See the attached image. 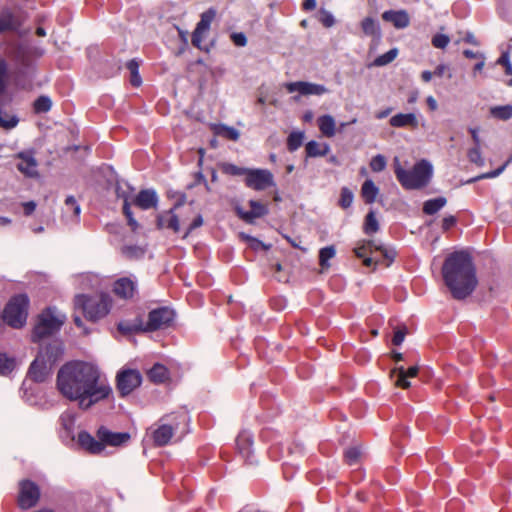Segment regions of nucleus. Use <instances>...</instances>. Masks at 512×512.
Listing matches in <instances>:
<instances>
[{"label":"nucleus","mask_w":512,"mask_h":512,"mask_svg":"<svg viewBox=\"0 0 512 512\" xmlns=\"http://www.w3.org/2000/svg\"><path fill=\"white\" fill-rule=\"evenodd\" d=\"M56 388L69 401L77 402L83 410L109 398L112 389L99 368L80 360L62 365L56 377Z\"/></svg>","instance_id":"obj_1"},{"label":"nucleus","mask_w":512,"mask_h":512,"mask_svg":"<svg viewBox=\"0 0 512 512\" xmlns=\"http://www.w3.org/2000/svg\"><path fill=\"white\" fill-rule=\"evenodd\" d=\"M442 276L453 298L457 300L467 298L478 285L473 259L465 251H455L446 257Z\"/></svg>","instance_id":"obj_2"},{"label":"nucleus","mask_w":512,"mask_h":512,"mask_svg":"<svg viewBox=\"0 0 512 512\" xmlns=\"http://www.w3.org/2000/svg\"><path fill=\"white\" fill-rule=\"evenodd\" d=\"M174 320L175 311L164 306L151 310L147 322H144L141 316H137L133 321H120L117 329L123 335L154 332L172 327Z\"/></svg>","instance_id":"obj_3"},{"label":"nucleus","mask_w":512,"mask_h":512,"mask_svg":"<svg viewBox=\"0 0 512 512\" xmlns=\"http://www.w3.org/2000/svg\"><path fill=\"white\" fill-rule=\"evenodd\" d=\"M160 422L150 433L156 447L166 446L173 436L183 437L189 432L190 418L187 412H173L161 418Z\"/></svg>","instance_id":"obj_4"},{"label":"nucleus","mask_w":512,"mask_h":512,"mask_svg":"<svg viewBox=\"0 0 512 512\" xmlns=\"http://www.w3.org/2000/svg\"><path fill=\"white\" fill-rule=\"evenodd\" d=\"M393 168L396 179L405 190H420L428 186L433 176V167L425 159L416 162L412 169L402 167L400 160L395 157Z\"/></svg>","instance_id":"obj_5"},{"label":"nucleus","mask_w":512,"mask_h":512,"mask_svg":"<svg viewBox=\"0 0 512 512\" xmlns=\"http://www.w3.org/2000/svg\"><path fill=\"white\" fill-rule=\"evenodd\" d=\"M75 307L91 322H96L109 314L112 299L107 293L96 295L79 294L74 298Z\"/></svg>","instance_id":"obj_6"},{"label":"nucleus","mask_w":512,"mask_h":512,"mask_svg":"<svg viewBox=\"0 0 512 512\" xmlns=\"http://www.w3.org/2000/svg\"><path fill=\"white\" fill-rule=\"evenodd\" d=\"M61 349L57 346L48 345L37 355L31 363L28 375L31 380L37 383L44 382L51 372L52 365L57 361Z\"/></svg>","instance_id":"obj_7"},{"label":"nucleus","mask_w":512,"mask_h":512,"mask_svg":"<svg viewBox=\"0 0 512 512\" xmlns=\"http://www.w3.org/2000/svg\"><path fill=\"white\" fill-rule=\"evenodd\" d=\"M29 299L25 294L13 296L3 310V321L14 329L22 328L28 317Z\"/></svg>","instance_id":"obj_8"},{"label":"nucleus","mask_w":512,"mask_h":512,"mask_svg":"<svg viewBox=\"0 0 512 512\" xmlns=\"http://www.w3.org/2000/svg\"><path fill=\"white\" fill-rule=\"evenodd\" d=\"M158 203V197L154 190L144 189L130 202L127 196L124 197L122 212L127 219V223L133 232H136L139 228V224L133 216L131 205L138 207L141 210H148L155 208Z\"/></svg>","instance_id":"obj_9"},{"label":"nucleus","mask_w":512,"mask_h":512,"mask_svg":"<svg viewBox=\"0 0 512 512\" xmlns=\"http://www.w3.org/2000/svg\"><path fill=\"white\" fill-rule=\"evenodd\" d=\"M64 323L63 319L57 317L51 308L44 309L37 317L36 324L32 331L31 339L34 343L49 337L58 332Z\"/></svg>","instance_id":"obj_10"},{"label":"nucleus","mask_w":512,"mask_h":512,"mask_svg":"<svg viewBox=\"0 0 512 512\" xmlns=\"http://www.w3.org/2000/svg\"><path fill=\"white\" fill-rule=\"evenodd\" d=\"M17 505L22 510H28L35 507L41 497L39 485L30 480L23 479L18 483Z\"/></svg>","instance_id":"obj_11"},{"label":"nucleus","mask_w":512,"mask_h":512,"mask_svg":"<svg viewBox=\"0 0 512 512\" xmlns=\"http://www.w3.org/2000/svg\"><path fill=\"white\" fill-rule=\"evenodd\" d=\"M243 182L254 191H265L276 186L273 173L261 168H248Z\"/></svg>","instance_id":"obj_12"},{"label":"nucleus","mask_w":512,"mask_h":512,"mask_svg":"<svg viewBox=\"0 0 512 512\" xmlns=\"http://www.w3.org/2000/svg\"><path fill=\"white\" fill-rule=\"evenodd\" d=\"M142 383V375L136 369H122L116 375V388L121 397L130 395Z\"/></svg>","instance_id":"obj_13"},{"label":"nucleus","mask_w":512,"mask_h":512,"mask_svg":"<svg viewBox=\"0 0 512 512\" xmlns=\"http://www.w3.org/2000/svg\"><path fill=\"white\" fill-rule=\"evenodd\" d=\"M216 16V11L213 8H209L201 14L200 21L196 24L194 31L192 32L191 43L194 47L209 53L210 47L203 46L202 42L208 33L211 23Z\"/></svg>","instance_id":"obj_14"},{"label":"nucleus","mask_w":512,"mask_h":512,"mask_svg":"<svg viewBox=\"0 0 512 512\" xmlns=\"http://www.w3.org/2000/svg\"><path fill=\"white\" fill-rule=\"evenodd\" d=\"M96 436L103 442V450L106 446L120 447L126 445L131 439L128 432H112L105 426H100L97 429Z\"/></svg>","instance_id":"obj_15"},{"label":"nucleus","mask_w":512,"mask_h":512,"mask_svg":"<svg viewBox=\"0 0 512 512\" xmlns=\"http://www.w3.org/2000/svg\"><path fill=\"white\" fill-rule=\"evenodd\" d=\"M114 295L123 300H132L137 295V280L131 277L118 278L112 287Z\"/></svg>","instance_id":"obj_16"},{"label":"nucleus","mask_w":512,"mask_h":512,"mask_svg":"<svg viewBox=\"0 0 512 512\" xmlns=\"http://www.w3.org/2000/svg\"><path fill=\"white\" fill-rule=\"evenodd\" d=\"M250 210L245 211L240 207L236 208L238 217L246 223L252 224L258 218H262L269 213L268 204L262 203L257 200H250L248 202Z\"/></svg>","instance_id":"obj_17"},{"label":"nucleus","mask_w":512,"mask_h":512,"mask_svg":"<svg viewBox=\"0 0 512 512\" xmlns=\"http://www.w3.org/2000/svg\"><path fill=\"white\" fill-rule=\"evenodd\" d=\"M285 88L289 93L299 92V94L304 96L323 95L328 92V89L321 84L309 83L305 81L286 83Z\"/></svg>","instance_id":"obj_18"},{"label":"nucleus","mask_w":512,"mask_h":512,"mask_svg":"<svg viewBox=\"0 0 512 512\" xmlns=\"http://www.w3.org/2000/svg\"><path fill=\"white\" fill-rule=\"evenodd\" d=\"M19 159L17 169L27 178H38V163L32 152H20L16 155Z\"/></svg>","instance_id":"obj_19"},{"label":"nucleus","mask_w":512,"mask_h":512,"mask_svg":"<svg viewBox=\"0 0 512 512\" xmlns=\"http://www.w3.org/2000/svg\"><path fill=\"white\" fill-rule=\"evenodd\" d=\"M419 372L418 366H412L409 368H404L403 366L394 368L390 372V377L392 379L395 378L394 384L396 387L401 389H408L410 387V382L408 378L416 377Z\"/></svg>","instance_id":"obj_20"},{"label":"nucleus","mask_w":512,"mask_h":512,"mask_svg":"<svg viewBox=\"0 0 512 512\" xmlns=\"http://www.w3.org/2000/svg\"><path fill=\"white\" fill-rule=\"evenodd\" d=\"M77 443L88 454L97 455L103 452V442L85 430L78 433Z\"/></svg>","instance_id":"obj_21"},{"label":"nucleus","mask_w":512,"mask_h":512,"mask_svg":"<svg viewBox=\"0 0 512 512\" xmlns=\"http://www.w3.org/2000/svg\"><path fill=\"white\" fill-rule=\"evenodd\" d=\"M23 25V20L16 16L10 9L2 10L0 14V34L17 31Z\"/></svg>","instance_id":"obj_22"},{"label":"nucleus","mask_w":512,"mask_h":512,"mask_svg":"<svg viewBox=\"0 0 512 512\" xmlns=\"http://www.w3.org/2000/svg\"><path fill=\"white\" fill-rule=\"evenodd\" d=\"M389 125L393 128H418V119L414 113H398L389 119Z\"/></svg>","instance_id":"obj_23"},{"label":"nucleus","mask_w":512,"mask_h":512,"mask_svg":"<svg viewBox=\"0 0 512 512\" xmlns=\"http://www.w3.org/2000/svg\"><path fill=\"white\" fill-rule=\"evenodd\" d=\"M382 19L384 21L391 22L393 24V26L395 28H397V29L406 28L409 25V23H410L409 16H408L407 12L404 11V10H399V11L388 10V11H385L382 14Z\"/></svg>","instance_id":"obj_24"},{"label":"nucleus","mask_w":512,"mask_h":512,"mask_svg":"<svg viewBox=\"0 0 512 512\" xmlns=\"http://www.w3.org/2000/svg\"><path fill=\"white\" fill-rule=\"evenodd\" d=\"M147 377L154 384H163L170 380L169 369L161 364L155 363L148 371Z\"/></svg>","instance_id":"obj_25"},{"label":"nucleus","mask_w":512,"mask_h":512,"mask_svg":"<svg viewBox=\"0 0 512 512\" xmlns=\"http://www.w3.org/2000/svg\"><path fill=\"white\" fill-rule=\"evenodd\" d=\"M157 227L159 229L166 227L177 233L180 230L179 218L173 212V210H169L163 214L158 215Z\"/></svg>","instance_id":"obj_26"},{"label":"nucleus","mask_w":512,"mask_h":512,"mask_svg":"<svg viewBox=\"0 0 512 512\" xmlns=\"http://www.w3.org/2000/svg\"><path fill=\"white\" fill-rule=\"evenodd\" d=\"M317 124L320 132L327 138H332L336 133L335 120L330 115H322L318 117Z\"/></svg>","instance_id":"obj_27"},{"label":"nucleus","mask_w":512,"mask_h":512,"mask_svg":"<svg viewBox=\"0 0 512 512\" xmlns=\"http://www.w3.org/2000/svg\"><path fill=\"white\" fill-rule=\"evenodd\" d=\"M375 252H379L381 254V259L377 258L375 260V265H382L385 267H389L397 256V253L393 248L383 245H376Z\"/></svg>","instance_id":"obj_28"},{"label":"nucleus","mask_w":512,"mask_h":512,"mask_svg":"<svg viewBox=\"0 0 512 512\" xmlns=\"http://www.w3.org/2000/svg\"><path fill=\"white\" fill-rule=\"evenodd\" d=\"M378 193L379 189L371 179L364 181L361 187V197L366 204L374 203Z\"/></svg>","instance_id":"obj_29"},{"label":"nucleus","mask_w":512,"mask_h":512,"mask_svg":"<svg viewBox=\"0 0 512 512\" xmlns=\"http://www.w3.org/2000/svg\"><path fill=\"white\" fill-rule=\"evenodd\" d=\"M198 153L200 155V157L198 159L199 170L193 174L194 181L190 185H188V188L191 189V188H193V187H195L197 185L203 184L205 186L206 191L207 192H211L212 189L209 186V184L207 183L206 178H205V176L203 175V173L201 171L202 165H203V158H204L205 150L203 148H200L198 150Z\"/></svg>","instance_id":"obj_30"},{"label":"nucleus","mask_w":512,"mask_h":512,"mask_svg":"<svg viewBox=\"0 0 512 512\" xmlns=\"http://www.w3.org/2000/svg\"><path fill=\"white\" fill-rule=\"evenodd\" d=\"M489 115L493 119L507 121L512 118V105L492 106L489 109Z\"/></svg>","instance_id":"obj_31"},{"label":"nucleus","mask_w":512,"mask_h":512,"mask_svg":"<svg viewBox=\"0 0 512 512\" xmlns=\"http://www.w3.org/2000/svg\"><path fill=\"white\" fill-rule=\"evenodd\" d=\"M329 151L327 144H320L314 140L309 141L305 146V152L307 157H319L325 156Z\"/></svg>","instance_id":"obj_32"},{"label":"nucleus","mask_w":512,"mask_h":512,"mask_svg":"<svg viewBox=\"0 0 512 512\" xmlns=\"http://www.w3.org/2000/svg\"><path fill=\"white\" fill-rule=\"evenodd\" d=\"M447 203L446 198L437 197L434 199H429L423 204V213L426 215H434L439 210H441Z\"/></svg>","instance_id":"obj_33"},{"label":"nucleus","mask_w":512,"mask_h":512,"mask_svg":"<svg viewBox=\"0 0 512 512\" xmlns=\"http://www.w3.org/2000/svg\"><path fill=\"white\" fill-rule=\"evenodd\" d=\"M253 445L252 438L246 433H240L236 438V446L238 451L245 457L251 454V448Z\"/></svg>","instance_id":"obj_34"},{"label":"nucleus","mask_w":512,"mask_h":512,"mask_svg":"<svg viewBox=\"0 0 512 512\" xmlns=\"http://www.w3.org/2000/svg\"><path fill=\"white\" fill-rule=\"evenodd\" d=\"M361 29L367 36L380 37L379 24L371 17H366L361 21Z\"/></svg>","instance_id":"obj_35"},{"label":"nucleus","mask_w":512,"mask_h":512,"mask_svg":"<svg viewBox=\"0 0 512 512\" xmlns=\"http://www.w3.org/2000/svg\"><path fill=\"white\" fill-rule=\"evenodd\" d=\"M376 244L372 240H363L354 248L357 258L367 257L375 252Z\"/></svg>","instance_id":"obj_36"},{"label":"nucleus","mask_w":512,"mask_h":512,"mask_svg":"<svg viewBox=\"0 0 512 512\" xmlns=\"http://www.w3.org/2000/svg\"><path fill=\"white\" fill-rule=\"evenodd\" d=\"M219 168L222 171V173L229 175V176H242L243 179L245 178V175L247 173L248 168L245 167H239L232 163H220Z\"/></svg>","instance_id":"obj_37"},{"label":"nucleus","mask_w":512,"mask_h":512,"mask_svg":"<svg viewBox=\"0 0 512 512\" xmlns=\"http://www.w3.org/2000/svg\"><path fill=\"white\" fill-rule=\"evenodd\" d=\"M304 140V133L301 131H293L287 137V149L290 152L296 151L301 147Z\"/></svg>","instance_id":"obj_38"},{"label":"nucleus","mask_w":512,"mask_h":512,"mask_svg":"<svg viewBox=\"0 0 512 512\" xmlns=\"http://www.w3.org/2000/svg\"><path fill=\"white\" fill-rule=\"evenodd\" d=\"M379 230V224L376 219L375 213L370 211L364 220L363 231L367 235H372Z\"/></svg>","instance_id":"obj_39"},{"label":"nucleus","mask_w":512,"mask_h":512,"mask_svg":"<svg viewBox=\"0 0 512 512\" xmlns=\"http://www.w3.org/2000/svg\"><path fill=\"white\" fill-rule=\"evenodd\" d=\"M52 107V101L48 96L41 95L33 103V110L35 113H46Z\"/></svg>","instance_id":"obj_40"},{"label":"nucleus","mask_w":512,"mask_h":512,"mask_svg":"<svg viewBox=\"0 0 512 512\" xmlns=\"http://www.w3.org/2000/svg\"><path fill=\"white\" fill-rule=\"evenodd\" d=\"M16 366L15 359L6 353H0V375L10 374Z\"/></svg>","instance_id":"obj_41"},{"label":"nucleus","mask_w":512,"mask_h":512,"mask_svg":"<svg viewBox=\"0 0 512 512\" xmlns=\"http://www.w3.org/2000/svg\"><path fill=\"white\" fill-rule=\"evenodd\" d=\"M121 253L128 259H138L144 256L145 250L136 245H126L121 248Z\"/></svg>","instance_id":"obj_42"},{"label":"nucleus","mask_w":512,"mask_h":512,"mask_svg":"<svg viewBox=\"0 0 512 512\" xmlns=\"http://www.w3.org/2000/svg\"><path fill=\"white\" fill-rule=\"evenodd\" d=\"M127 68L129 69V71L131 73V79H130L131 84L134 87L140 86L142 81H141V77L139 75V63L135 59H132V60L128 61Z\"/></svg>","instance_id":"obj_43"},{"label":"nucleus","mask_w":512,"mask_h":512,"mask_svg":"<svg viewBox=\"0 0 512 512\" xmlns=\"http://www.w3.org/2000/svg\"><path fill=\"white\" fill-rule=\"evenodd\" d=\"M361 458V451L357 447H350L344 452V461L346 464L352 466L359 463Z\"/></svg>","instance_id":"obj_44"},{"label":"nucleus","mask_w":512,"mask_h":512,"mask_svg":"<svg viewBox=\"0 0 512 512\" xmlns=\"http://www.w3.org/2000/svg\"><path fill=\"white\" fill-rule=\"evenodd\" d=\"M18 123L16 116L10 115L7 112L0 109V127L5 129L14 128Z\"/></svg>","instance_id":"obj_45"},{"label":"nucleus","mask_w":512,"mask_h":512,"mask_svg":"<svg viewBox=\"0 0 512 512\" xmlns=\"http://www.w3.org/2000/svg\"><path fill=\"white\" fill-rule=\"evenodd\" d=\"M467 157L471 163H474L477 166L484 165V159L481 153V146L473 145V147L468 150Z\"/></svg>","instance_id":"obj_46"},{"label":"nucleus","mask_w":512,"mask_h":512,"mask_svg":"<svg viewBox=\"0 0 512 512\" xmlns=\"http://www.w3.org/2000/svg\"><path fill=\"white\" fill-rule=\"evenodd\" d=\"M335 255V249L333 246H327L319 251V265L322 268H325L328 266V261L333 258Z\"/></svg>","instance_id":"obj_47"},{"label":"nucleus","mask_w":512,"mask_h":512,"mask_svg":"<svg viewBox=\"0 0 512 512\" xmlns=\"http://www.w3.org/2000/svg\"><path fill=\"white\" fill-rule=\"evenodd\" d=\"M352 202H353L352 191L347 187H343L341 189V193H340L339 206L343 209H347L351 206Z\"/></svg>","instance_id":"obj_48"},{"label":"nucleus","mask_w":512,"mask_h":512,"mask_svg":"<svg viewBox=\"0 0 512 512\" xmlns=\"http://www.w3.org/2000/svg\"><path fill=\"white\" fill-rule=\"evenodd\" d=\"M387 162L386 158L378 154L370 160L369 166L373 172H381L386 168Z\"/></svg>","instance_id":"obj_49"},{"label":"nucleus","mask_w":512,"mask_h":512,"mask_svg":"<svg viewBox=\"0 0 512 512\" xmlns=\"http://www.w3.org/2000/svg\"><path fill=\"white\" fill-rule=\"evenodd\" d=\"M396 55H397V50L396 49H391L388 52L378 56L374 60V64L376 66L387 65V64H389L390 62H392L395 59Z\"/></svg>","instance_id":"obj_50"},{"label":"nucleus","mask_w":512,"mask_h":512,"mask_svg":"<svg viewBox=\"0 0 512 512\" xmlns=\"http://www.w3.org/2000/svg\"><path fill=\"white\" fill-rule=\"evenodd\" d=\"M8 65L4 59H0V95H2L7 86V78H8Z\"/></svg>","instance_id":"obj_51"},{"label":"nucleus","mask_w":512,"mask_h":512,"mask_svg":"<svg viewBox=\"0 0 512 512\" xmlns=\"http://www.w3.org/2000/svg\"><path fill=\"white\" fill-rule=\"evenodd\" d=\"M449 42H450L449 37L445 34H440V33L435 34L431 40L432 45L435 48H439V49L446 48L447 45L449 44Z\"/></svg>","instance_id":"obj_52"},{"label":"nucleus","mask_w":512,"mask_h":512,"mask_svg":"<svg viewBox=\"0 0 512 512\" xmlns=\"http://www.w3.org/2000/svg\"><path fill=\"white\" fill-rule=\"evenodd\" d=\"M218 134L228 140L236 141L239 138L238 131L233 127L222 126Z\"/></svg>","instance_id":"obj_53"},{"label":"nucleus","mask_w":512,"mask_h":512,"mask_svg":"<svg viewBox=\"0 0 512 512\" xmlns=\"http://www.w3.org/2000/svg\"><path fill=\"white\" fill-rule=\"evenodd\" d=\"M67 211H70L75 217L80 215L81 209L73 196H68L65 200Z\"/></svg>","instance_id":"obj_54"},{"label":"nucleus","mask_w":512,"mask_h":512,"mask_svg":"<svg viewBox=\"0 0 512 512\" xmlns=\"http://www.w3.org/2000/svg\"><path fill=\"white\" fill-rule=\"evenodd\" d=\"M497 64L503 66L506 75H512V65L508 52H503L497 60Z\"/></svg>","instance_id":"obj_55"},{"label":"nucleus","mask_w":512,"mask_h":512,"mask_svg":"<svg viewBox=\"0 0 512 512\" xmlns=\"http://www.w3.org/2000/svg\"><path fill=\"white\" fill-rule=\"evenodd\" d=\"M319 21L326 28L332 27L335 24V19H334L333 15L330 12L326 11V10H321L320 11Z\"/></svg>","instance_id":"obj_56"},{"label":"nucleus","mask_w":512,"mask_h":512,"mask_svg":"<svg viewBox=\"0 0 512 512\" xmlns=\"http://www.w3.org/2000/svg\"><path fill=\"white\" fill-rule=\"evenodd\" d=\"M202 225H203V218H202V216L200 214H198L193 219V221L191 222V224L189 225L187 230L185 231V233L183 235V238H187L193 232V230H195L196 228L201 227Z\"/></svg>","instance_id":"obj_57"},{"label":"nucleus","mask_w":512,"mask_h":512,"mask_svg":"<svg viewBox=\"0 0 512 512\" xmlns=\"http://www.w3.org/2000/svg\"><path fill=\"white\" fill-rule=\"evenodd\" d=\"M433 74L436 77H443L446 75L447 78H452V73L450 72L449 67L445 64H439L433 71Z\"/></svg>","instance_id":"obj_58"},{"label":"nucleus","mask_w":512,"mask_h":512,"mask_svg":"<svg viewBox=\"0 0 512 512\" xmlns=\"http://www.w3.org/2000/svg\"><path fill=\"white\" fill-rule=\"evenodd\" d=\"M231 40L238 47H243L247 44V38H246L245 34L242 32L232 33Z\"/></svg>","instance_id":"obj_59"},{"label":"nucleus","mask_w":512,"mask_h":512,"mask_svg":"<svg viewBox=\"0 0 512 512\" xmlns=\"http://www.w3.org/2000/svg\"><path fill=\"white\" fill-rule=\"evenodd\" d=\"M456 223H457V219L455 216H453V215L446 216L442 220V225H441L442 230L444 232H446V231L450 230L452 227H454L456 225Z\"/></svg>","instance_id":"obj_60"},{"label":"nucleus","mask_w":512,"mask_h":512,"mask_svg":"<svg viewBox=\"0 0 512 512\" xmlns=\"http://www.w3.org/2000/svg\"><path fill=\"white\" fill-rule=\"evenodd\" d=\"M405 335H406L405 329H403V330L399 329V330L395 331L394 335L392 337V344L395 346H399L404 341Z\"/></svg>","instance_id":"obj_61"},{"label":"nucleus","mask_w":512,"mask_h":512,"mask_svg":"<svg viewBox=\"0 0 512 512\" xmlns=\"http://www.w3.org/2000/svg\"><path fill=\"white\" fill-rule=\"evenodd\" d=\"M22 207H23V213L25 216H30L34 213L35 209H36V203L34 201H28V202H24L22 204Z\"/></svg>","instance_id":"obj_62"},{"label":"nucleus","mask_w":512,"mask_h":512,"mask_svg":"<svg viewBox=\"0 0 512 512\" xmlns=\"http://www.w3.org/2000/svg\"><path fill=\"white\" fill-rule=\"evenodd\" d=\"M505 168V165H503L502 167L494 170V171H490V172H487V173H484L478 177H476L474 180H478V179H486V178H494L496 176H498Z\"/></svg>","instance_id":"obj_63"},{"label":"nucleus","mask_w":512,"mask_h":512,"mask_svg":"<svg viewBox=\"0 0 512 512\" xmlns=\"http://www.w3.org/2000/svg\"><path fill=\"white\" fill-rule=\"evenodd\" d=\"M469 133L471 135L473 145L481 146V139L478 134V129L477 128H469Z\"/></svg>","instance_id":"obj_64"}]
</instances>
